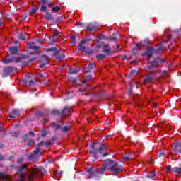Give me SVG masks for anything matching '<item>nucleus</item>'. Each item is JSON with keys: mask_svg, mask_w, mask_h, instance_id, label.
Listing matches in <instances>:
<instances>
[{"mask_svg": "<svg viewBox=\"0 0 181 181\" xmlns=\"http://www.w3.org/2000/svg\"><path fill=\"white\" fill-rule=\"evenodd\" d=\"M47 134L46 133V130H42L41 131V135L42 136H46Z\"/></svg>", "mask_w": 181, "mask_h": 181, "instance_id": "obj_42", "label": "nucleus"}, {"mask_svg": "<svg viewBox=\"0 0 181 181\" xmlns=\"http://www.w3.org/2000/svg\"><path fill=\"white\" fill-rule=\"evenodd\" d=\"M69 71H70V73H71V74H76V73H78V70H74V69H69Z\"/></svg>", "mask_w": 181, "mask_h": 181, "instance_id": "obj_39", "label": "nucleus"}, {"mask_svg": "<svg viewBox=\"0 0 181 181\" xmlns=\"http://www.w3.org/2000/svg\"><path fill=\"white\" fill-rule=\"evenodd\" d=\"M105 170H110L112 175H119L124 172V167L111 159H106L103 161L100 173H103Z\"/></svg>", "mask_w": 181, "mask_h": 181, "instance_id": "obj_1", "label": "nucleus"}, {"mask_svg": "<svg viewBox=\"0 0 181 181\" xmlns=\"http://www.w3.org/2000/svg\"><path fill=\"white\" fill-rule=\"evenodd\" d=\"M4 73L6 74V76H9L11 73H12V68L11 67H7L4 69Z\"/></svg>", "mask_w": 181, "mask_h": 181, "instance_id": "obj_24", "label": "nucleus"}, {"mask_svg": "<svg viewBox=\"0 0 181 181\" xmlns=\"http://www.w3.org/2000/svg\"><path fill=\"white\" fill-rule=\"evenodd\" d=\"M172 171L174 173H177V175H181V167L180 168H174L172 169Z\"/></svg>", "mask_w": 181, "mask_h": 181, "instance_id": "obj_26", "label": "nucleus"}, {"mask_svg": "<svg viewBox=\"0 0 181 181\" xmlns=\"http://www.w3.org/2000/svg\"><path fill=\"white\" fill-rule=\"evenodd\" d=\"M176 43V42L175 41V40H173V42L171 43V45H175Z\"/></svg>", "mask_w": 181, "mask_h": 181, "instance_id": "obj_60", "label": "nucleus"}, {"mask_svg": "<svg viewBox=\"0 0 181 181\" xmlns=\"http://www.w3.org/2000/svg\"><path fill=\"white\" fill-rule=\"evenodd\" d=\"M62 33L59 32V31H55L53 33V37L54 39L57 42V40L59 39V37H60V36H62Z\"/></svg>", "mask_w": 181, "mask_h": 181, "instance_id": "obj_22", "label": "nucleus"}, {"mask_svg": "<svg viewBox=\"0 0 181 181\" xmlns=\"http://www.w3.org/2000/svg\"><path fill=\"white\" fill-rule=\"evenodd\" d=\"M173 151L176 153H179L181 152V142L175 143L173 146Z\"/></svg>", "mask_w": 181, "mask_h": 181, "instance_id": "obj_13", "label": "nucleus"}, {"mask_svg": "<svg viewBox=\"0 0 181 181\" xmlns=\"http://www.w3.org/2000/svg\"><path fill=\"white\" fill-rule=\"evenodd\" d=\"M91 69H94V65H88V68H85L84 71L86 73H90V71H91Z\"/></svg>", "mask_w": 181, "mask_h": 181, "instance_id": "obj_31", "label": "nucleus"}, {"mask_svg": "<svg viewBox=\"0 0 181 181\" xmlns=\"http://www.w3.org/2000/svg\"><path fill=\"white\" fill-rule=\"evenodd\" d=\"M99 26L97 22L90 23L88 24V26L86 28V32H91L93 30H97Z\"/></svg>", "mask_w": 181, "mask_h": 181, "instance_id": "obj_7", "label": "nucleus"}, {"mask_svg": "<svg viewBox=\"0 0 181 181\" xmlns=\"http://www.w3.org/2000/svg\"><path fill=\"white\" fill-rule=\"evenodd\" d=\"M62 132H68V131L70 130V127L69 126H66V127H64V128L61 129Z\"/></svg>", "mask_w": 181, "mask_h": 181, "instance_id": "obj_35", "label": "nucleus"}, {"mask_svg": "<svg viewBox=\"0 0 181 181\" xmlns=\"http://www.w3.org/2000/svg\"><path fill=\"white\" fill-rule=\"evenodd\" d=\"M20 50L19 47H11L9 48V53L10 54H18Z\"/></svg>", "mask_w": 181, "mask_h": 181, "instance_id": "obj_17", "label": "nucleus"}, {"mask_svg": "<svg viewBox=\"0 0 181 181\" xmlns=\"http://www.w3.org/2000/svg\"><path fill=\"white\" fill-rule=\"evenodd\" d=\"M28 146H33V145H35V141H33V140H30L29 142H28Z\"/></svg>", "mask_w": 181, "mask_h": 181, "instance_id": "obj_40", "label": "nucleus"}, {"mask_svg": "<svg viewBox=\"0 0 181 181\" xmlns=\"http://www.w3.org/2000/svg\"><path fill=\"white\" fill-rule=\"evenodd\" d=\"M107 151V146L104 144H100V143H93L92 148H90V153L93 155H97V153H103V156H107L110 153H104Z\"/></svg>", "mask_w": 181, "mask_h": 181, "instance_id": "obj_2", "label": "nucleus"}, {"mask_svg": "<svg viewBox=\"0 0 181 181\" xmlns=\"http://www.w3.org/2000/svg\"><path fill=\"white\" fill-rule=\"evenodd\" d=\"M135 73V71H132V74H134Z\"/></svg>", "mask_w": 181, "mask_h": 181, "instance_id": "obj_61", "label": "nucleus"}, {"mask_svg": "<svg viewBox=\"0 0 181 181\" xmlns=\"http://www.w3.org/2000/svg\"><path fill=\"white\" fill-rule=\"evenodd\" d=\"M18 39H19V40H26V33H18Z\"/></svg>", "mask_w": 181, "mask_h": 181, "instance_id": "obj_23", "label": "nucleus"}, {"mask_svg": "<svg viewBox=\"0 0 181 181\" xmlns=\"http://www.w3.org/2000/svg\"><path fill=\"white\" fill-rule=\"evenodd\" d=\"M59 11H60V6H56L52 8V12H59Z\"/></svg>", "mask_w": 181, "mask_h": 181, "instance_id": "obj_34", "label": "nucleus"}, {"mask_svg": "<svg viewBox=\"0 0 181 181\" xmlns=\"http://www.w3.org/2000/svg\"><path fill=\"white\" fill-rule=\"evenodd\" d=\"M120 39L119 35L118 34H113L112 36L109 37L107 38L108 42H118Z\"/></svg>", "mask_w": 181, "mask_h": 181, "instance_id": "obj_16", "label": "nucleus"}, {"mask_svg": "<svg viewBox=\"0 0 181 181\" xmlns=\"http://www.w3.org/2000/svg\"><path fill=\"white\" fill-rule=\"evenodd\" d=\"M153 53H155V50H153V48H152V47H146V52L144 54L146 56H148V57H151L152 54H153Z\"/></svg>", "mask_w": 181, "mask_h": 181, "instance_id": "obj_14", "label": "nucleus"}, {"mask_svg": "<svg viewBox=\"0 0 181 181\" xmlns=\"http://www.w3.org/2000/svg\"><path fill=\"white\" fill-rule=\"evenodd\" d=\"M172 170V168L170 166H168L166 168L167 172H170Z\"/></svg>", "mask_w": 181, "mask_h": 181, "instance_id": "obj_46", "label": "nucleus"}, {"mask_svg": "<svg viewBox=\"0 0 181 181\" xmlns=\"http://www.w3.org/2000/svg\"><path fill=\"white\" fill-rule=\"evenodd\" d=\"M50 144H51L50 141H47V142L45 143V146H46V148H49V146L50 145Z\"/></svg>", "mask_w": 181, "mask_h": 181, "instance_id": "obj_45", "label": "nucleus"}, {"mask_svg": "<svg viewBox=\"0 0 181 181\" xmlns=\"http://www.w3.org/2000/svg\"><path fill=\"white\" fill-rule=\"evenodd\" d=\"M0 160H4V156L0 155Z\"/></svg>", "mask_w": 181, "mask_h": 181, "instance_id": "obj_53", "label": "nucleus"}, {"mask_svg": "<svg viewBox=\"0 0 181 181\" xmlns=\"http://www.w3.org/2000/svg\"><path fill=\"white\" fill-rule=\"evenodd\" d=\"M153 107H154V108H156V105H154Z\"/></svg>", "mask_w": 181, "mask_h": 181, "instance_id": "obj_63", "label": "nucleus"}, {"mask_svg": "<svg viewBox=\"0 0 181 181\" xmlns=\"http://www.w3.org/2000/svg\"><path fill=\"white\" fill-rule=\"evenodd\" d=\"M54 175L57 176V171L54 170L53 171Z\"/></svg>", "mask_w": 181, "mask_h": 181, "instance_id": "obj_52", "label": "nucleus"}, {"mask_svg": "<svg viewBox=\"0 0 181 181\" xmlns=\"http://www.w3.org/2000/svg\"><path fill=\"white\" fill-rule=\"evenodd\" d=\"M23 141H28L29 139V135L25 134L24 136H23Z\"/></svg>", "mask_w": 181, "mask_h": 181, "instance_id": "obj_41", "label": "nucleus"}, {"mask_svg": "<svg viewBox=\"0 0 181 181\" xmlns=\"http://www.w3.org/2000/svg\"><path fill=\"white\" fill-rule=\"evenodd\" d=\"M12 136H18V132H13Z\"/></svg>", "mask_w": 181, "mask_h": 181, "instance_id": "obj_47", "label": "nucleus"}, {"mask_svg": "<svg viewBox=\"0 0 181 181\" xmlns=\"http://www.w3.org/2000/svg\"><path fill=\"white\" fill-rule=\"evenodd\" d=\"M47 6H48L49 8H52V6H53V2L48 1V2H47Z\"/></svg>", "mask_w": 181, "mask_h": 181, "instance_id": "obj_43", "label": "nucleus"}, {"mask_svg": "<svg viewBox=\"0 0 181 181\" xmlns=\"http://www.w3.org/2000/svg\"><path fill=\"white\" fill-rule=\"evenodd\" d=\"M165 43H166V42H165V41H162V42H161V45H160V46H163V45H165Z\"/></svg>", "mask_w": 181, "mask_h": 181, "instance_id": "obj_56", "label": "nucleus"}, {"mask_svg": "<svg viewBox=\"0 0 181 181\" xmlns=\"http://www.w3.org/2000/svg\"><path fill=\"white\" fill-rule=\"evenodd\" d=\"M90 42H91V38H90V37H85L84 39L80 41L78 46H83V45H87V43L88 45H89Z\"/></svg>", "mask_w": 181, "mask_h": 181, "instance_id": "obj_18", "label": "nucleus"}, {"mask_svg": "<svg viewBox=\"0 0 181 181\" xmlns=\"http://www.w3.org/2000/svg\"><path fill=\"white\" fill-rule=\"evenodd\" d=\"M103 51L108 56H110V54H112V53H114V51H112L111 48H110L109 46L103 47Z\"/></svg>", "mask_w": 181, "mask_h": 181, "instance_id": "obj_20", "label": "nucleus"}, {"mask_svg": "<svg viewBox=\"0 0 181 181\" xmlns=\"http://www.w3.org/2000/svg\"><path fill=\"white\" fill-rule=\"evenodd\" d=\"M52 114H54V115L58 114L59 115V113L58 110H53Z\"/></svg>", "mask_w": 181, "mask_h": 181, "instance_id": "obj_48", "label": "nucleus"}, {"mask_svg": "<svg viewBox=\"0 0 181 181\" xmlns=\"http://www.w3.org/2000/svg\"><path fill=\"white\" fill-rule=\"evenodd\" d=\"M43 59H45V60H46V62L45 63H42L40 64V67L42 69H43V67H45V66H46V64H49V57L46 56V55H44L43 56Z\"/></svg>", "mask_w": 181, "mask_h": 181, "instance_id": "obj_25", "label": "nucleus"}, {"mask_svg": "<svg viewBox=\"0 0 181 181\" xmlns=\"http://www.w3.org/2000/svg\"><path fill=\"white\" fill-rule=\"evenodd\" d=\"M47 52H54V56L58 60H62V59H64V54H60V52L57 50V48L54 47L52 49H47Z\"/></svg>", "mask_w": 181, "mask_h": 181, "instance_id": "obj_6", "label": "nucleus"}, {"mask_svg": "<svg viewBox=\"0 0 181 181\" xmlns=\"http://www.w3.org/2000/svg\"><path fill=\"white\" fill-rule=\"evenodd\" d=\"M127 59V57H123V59Z\"/></svg>", "mask_w": 181, "mask_h": 181, "instance_id": "obj_64", "label": "nucleus"}, {"mask_svg": "<svg viewBox=\"0 0 181 181\" xmlns=\"http://www.w3.org/2000/svg\"><path fill=\"white\" fill-rule=\"evenodd\" d=\"M37 11H39V6L33 7L31 9V11H30V14L36 13V12H37Z\"/></svg>", "mask_w": 181, "mask_h": 181, "instance_id": "obj_32", "label": "nucleus"}, {"mask_svg": "<svg viewBox=\"0 0 181 181\" xmlns=\"http://www.w3.org/2000/svg\"><path fill=\"white\" fill-rule=\"evenodd\" d=\"M96 59H98V60H103V59H105V55L99 54L96 57Z\"/></svg>", "mask_w": 181, "mask_h": 181, "instance_id": "obj_36", "label": "nucleus"}, {"mask_svg": "<svg viewBox=\"0 0 181 181\" xmlns=\"http://www.w3.org/2000/svg\"><path fill=\"white\" fill-rule=\"evenodd\" d=\"M156 176V174L155 173V171H151L148 173V174L147 175V177H148L149 179H152Z\"/></svg>", "mask_w": 181, "mask_h": 181, "instance_id": "obj_30", "label": "nucleus"}, {"mask_svg": "<svg viewBox=\"0 0 181 181\" xmlns=\"http://www.w3.org/2000/svg\"><path fill=\"white\" fill-rule=\"evenodd\" d=\"M51 127H52V128H55L56 131L60 129V128H61L60 125H57V124H56V123L51 124Z\"/></svg>", "mask_w": 181, "mask_h": 181, "instance_id": "obj_33", "label": "nucleus"}, {"mask_svg": "<svg viewBox=\"0 0 181 181\" xmlns=\"http://www.w3.org/2000/svg\"><path fill=\"white\" fill-rule=\"evenodd\" d=\"M159 63H165L164 59H156L154 61L152 62H148V67H158L159 66Z\"/></svg>", "mask_w": 181, "mask_h": 181, "instance_id": "obj_9", "label": "nucleus"}, {"mask_svg": "<svg viewBox=\"0 0 181 181\" xmlns=\"http://www.w3.org/2000/svg\"><path fill=\"white\" fill-rule=\"evenodd\" d=\"M73 112V107H65L62 112V116L64 117H70Z\"/></svg>", "mask_w": 181, "mask_h": 181, "instance_id": "obj_8", "label": "nucleus"}, {"mask_svg": "<svg viewBox=\"0 0 181 181\" xmlns=\"http://www.w3.org/2000/svg\"><path fill=\"white\" fill-rule=\"evenodd\" d=\"M76 37H77V35H76V34H74V35H72L71 37V40H70L71 45H76Z\"/></svg>", "mask_w": 181, "mask_h": 181, "instance_id": "obj_28", "label": "nucleus"}, {"mask_svg": "<svg viewBox=\"0 0 181 181\" xmlns=\"http://www.w3.org/2000/svg\"><path fill=\"white\" fill-rule=\"evenodd\" d=\"M29 135H31L32 136H33V135H35V133L33 131L29 132Z\"/></svg>", "mask_w": 181, "mask_h": 181, "instance_id": "obj_49", "label": "nucleus"}, {"mask_svg": "<svg viewBox=\"0 0 181 181\" xmlns=\"http://www.w3.org/2000/svg\"><path fill=\"white\" fill-rule=\"evenodd\" d=\"M170 39H171V38H170V37L168 38V42H170Z\"/></svg>", "mask_w": 181, "mask_h": 181, "instance_id": "obj_62", "label": "nucleus"}, {"mask_svg": "<svg viewBox=\"0 0 181 181\" xmlns=\"http://www.w3.org/2000/svg\"><path fill=\"white\" fill-rule=\"evenodd\" d=\"M78 50L79 52H85V53H87V54H91V53H93V49H88L86 48V47H84V46H78Z\"/></svg>", "mask_w": 181, "mask_h": 181, "instance_id": "obj_15", "label": "nucleus"}, {"mask_svg": "<svg viewBox=\"0 0 181 181\" xmlns=\"http://www.w3.org/2000/svg\"><path fill=\"white\" fill-rule=\"evenodd\" d=\"M45 19H47V21H54V17L52 13L47 12L45 14Z\"/></svg>", "mask_w": 181, "mask_h": 181, "instance_id": "obj_21", "label": "nucleus"}, {"mask_svg": "<svg viewBox=\"0 0 181 181\" xmlns=\"http://www.w3.org/2000/svg\"><path fill=\"white\" fill-rule=\"evenodd\" d=\"M45 142L42 141L38 144V147L36 148L35 151H34L33 153H32L29 156V159H33V158H35L36 156V155H37V153H39L40 152V147L44 145Z\"/></svg>", "mask_w": 181, "mask_h": 181, "instance_id": "obj_10", "label": "nucleus"}, {"mask_svg": "<svg viewBox=\"0 0 181 181\" xmlns=\"http://www.w3.org/2000/svg\"><path fill=\"white\" fill-rule=\"evenodd\" d=\"M33 84H34L33 81H30L29 85H30V86H33Z\"/></svg>", "mask_w": 181, "mask_h": 181, "instance_id": "obj_51", "label": "nucleus"}, {"mask_svg": "<svg viewBox=\"0 0 181 181\" xmlns=\"http://www.w3.org/2000/svg\"><path fill=\"white\" fill-rule=\"evenodd\" d=\"M77 25H78L79 26H82L83 25V23L81 22H78L77 23Z\"/></svg>", "mask_w": 181, "mask_h": 181, "instance_id": "obj_54", "label": "nucleus"}, {"mask_svg": "<svg viewBox=\"0 0 181 181\" xmlns=\"http://www.w3.org/2000/svg\"><path fill=\"white\" fill-rule=\"evenodd\" d=\"M46 122H49V119H44L43 124H46Z\"/></svg>", "mask_w": 181, "mask_h": 181, "instance_id": "obj_50", "label": "nucleus"}, {"mask_svg": "<svg viewBox=\"0 0 181 181\" xmlns=\"http://www.w3.org/2000/svg\"><path fill=\"white\" fill-rule=\"evenodd\" d=\"M102 39H105V36H104V35L101 36L100 40H101Z\"/></svg>", "mask_w": 181, "mask_h": 181, "instance_id": "obj_57", "label": "nucleus"}, {"mask_svg": "<svg viewBox=\"0 0 181 181\" xmlns=\"http://www.w3.org/2000/svg\"><path fill=\"white\" fill-rule=\"evenodd\" d=\"M62 19H63V17H62L61 18H60V17L57 18V21H62Z\"/></svg>", "mask_w": 181, "mask_h": 181, "instance_id": "obj_59", "label": "nucleus"}, {"mask_svg": "<svg viewBox=\"0 0 181 181\" xmlns=\"http://www.w3.org/2000/svg\"><path fill=\"white\" fill-rule=\"evenodd\" d=\"M86 172L89 173L88 176V179H93V177H98V175H100V172L98 169L86 168Z\"/></svg>", "mask_w": 181, "mask_h": 181, "instance_id": "obj_4", "label": "nucleus"}, {"mask_svg": "<svg viewBox=\"0 0 181 181\" xmlns=\"http://www.w3.org/2000/svg\"><path fill=\"white\" fill-rule=\"evenodd\" d=\"M40 12H45V11H47V6H42L41 8L40 9Z\"/></svg>", "mask_w": 181, "mask_h": 181, "instance_id": "obj_38", "label": "nucleus"}, {"mask_svg": "<svg viewBox=\"0 0 181 181\" xmlns=\"http://www.w3.org/2000/svg\"><path fill=\"white\" fill-rule=\"evenodd\" d=\"M5 179L6 180H9V176L6 175V174L4 173H0V180Z\"/></svg>", "mask_w": 181, "mask_h": 181, "instance_id": "obj_29", "label": "nucleus"}, {"mask_svg": "<svg viewBox=\"0 0 181 181\" xmlns=\"http://www.w3.org/2000/svg\"><path fill=\"white\" fill-rule=\"evenodd\" d=\"M19 44V41H14V45H18Z\"/></svg>", "mask_w": 181, "mask_h": 181, "instance_id": "obj_58", "label": "nucleus"}, {"mask_svg": "<svg viewBox=\"0 0 181 181\" xmlns=\"http://www.w3.org/2000/svg\"><path fill=\"white\" fill-rule=\"evenodd\" d=\"M152 45V41L149 40L148 38L144 39L143 41H141V42L136 44V46H151Z\"/></svg>", "mask_w": 181, "mask_h": 181, "instance_id": "obj_11", "label": "nucleus"}, {"mask_svg": "<svg viewBox=\"0 0 181 181\" xmlns=\"http://www.w3.org/2000/svg\"><path fill=\"white\" fill-rule=\"evenodd\" d=\"M40 49V47L30 46L28 47V53H30V54H36Z\"/></svg>", "mask_w": 181, "mask_h": 181, "instance_id": "obj_12", "label": "nucleus"}, {"mask_svg": "<svg viewBox=\"0 0 181 181\" xmlns=\"http://www.w3.org/2000/svg\"><path fill=\"white\" fill-rule=\"evenodd\" d=\"M21 57H17V58H14L12 57L11 55H8L7 57H6L4 59H3L2 62L3 63H19V62H21Z\"/></svg>", "mask_w": 181, "mask_h": 181, "instance_id": "obj_5", "label": "nucleus"}, {"mask_svg": "<svg viewBox=\"0 0 181 181\" xmlns=\"http://www.w3.org/2000/svg\"><path fill=\"white\" fill-rule=\"evenodd\" d=\"M45 36L47 37V39H44V40H39L37 39L35 40L36 43H38V45H41L42 46H43L45 45V43H46V42H48L49 45H54V43H56V41L54 37H51L50 36L47 35V34H45Z\"/></svg>", "mask_w": 181, "mask_h": 181, "instance_id": "obj_3", "label": "nucleus"}, {"mask_svg": "<svg viewBox=\"0 0 181 181\" xmlns=\"http://www.w3.org/2000/svg\"><path fill=\"white\" fill-rule=\"evenodd\" d=\"M152 81L151 76H146L144 80V83L142 84H148V83H151Z\"/></svg>", "mask_w": 181, "mask_h": 181, "instance_id": "obj_27", "label": "nucleus"}, {"mask_svg": "<svg viewBox=\"0 0 181 181\" xmlns=\"http://www.w3.org/2000/svg\"><path fill=\"white\" fill-rule=\"evenodd\" d=\"M27 45L28 46H35V45H36V42H35V41H30L27 42Z\"/></svg>", "mask_w": 181, "mask_h": 181, "instance_id": "obj_37", "label": "nucleus"}, {"mask_svg": "<svg viewBox=\"0 0 181 181\" xmlns=\"http://www.w3.org/2000/svg\"><path fill=\"white\" fill-rule=\"evenodd\" d=\"M19 115V110H13L9 115V118H18Z\"/></svg>", "mask_w": 181, "mask_h": 181, "instance_id": "obj_19", "label": "nucleus"}, {"mask_svg": "<svg viewBox=\"0 0 181 181\" xmlns=\"http://www.w3.org/2000/svg\"><path fill=\"white\" fill-rule=\"evenodd\" d=\"M40 1H41V4H42V5H45L49 2V0H40Z\"/></svg>", "mask_w": 181, "mask_h": 181, "instance_id": "obj_44", "label": "nucleus"}, {"mask_svg": "<svg viewBox=\"0 0 181 181\" xmlns=\"http://www.w3.org/2000/svg\"><path fill=\"white\" fill-rule=\"evenodd\" d=\"M71 83H72V85L74 86V83H76V80L75 79L72 80Z\"/></svg>", "mask_w": 181, "mask_h": 181, "instance_id": "obj_55", "label": "nucleus"}]
</instances>
